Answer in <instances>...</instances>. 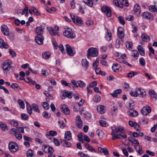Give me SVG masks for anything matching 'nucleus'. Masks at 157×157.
Segmentation results:
<instances>
[{
  "label": "nucleus",
  "instance_id": "nucleus-1",
  "mask_svg": "<svg viewBox=\"0 0 157 157\" xmlns=\"http://www.w3.org/2000/svg\"><path fill=\"white\" fill-rule=\"evenodd\" d=\"M63 35L68 38L73 39L75 37V34L71 29L67 28L63 33Z\"/></svg>",
  "mask_w": 157,
  "mask_h": 157
},
{
  "label": "nucleus",
  "instance_id": "nucleus-2",
  "mask_svg": "<svg viewBox=\"0 0 157 157\" xmlns=\"http://www.w3.org/2000/svg\"><path fill=\"white\" fill-rule=\"evenodd\" d=\"M9 148L11 152H15L19 149L18 146L16 143L13 142H10L9 144Z\"/></svg>",
  "mask_w": 157,
  "mask_h": 157
},
{
  "label": "nucleus",
  "instance_id": "nucleus-3",
  "mask_svg": "<svg viewBox=\"0 0 157 157\" xmlns=\"http://www.w3.org/2000/svg\"><path fill=\"white\" fill-rule=\"evenodd\" d=\"M88 55L87 57L89 58V56L93 57H96L98 55V51L97 48H91L88 50Z\"/></svg>",
  "mask_w": 157,
  "mask_h": 157
},
{
  "label": "nucleus",
  "instance_id": "nucleus-4",
  "mask_svg": "<svg viewBox=\"0 0 157 157\" xmlns=\"http://www.w3.org/2000/svg\"><path fill=\"white\" fill-rule=\"evenodd\" d=\"M66 49L68 55L73 56L75 54V49L71 46L68 44H66L65 45Z\"/></svg>",
  "mask_w": 157,
  "mask_h": 157
},
{
  "label": "nucleus",
  "instance_id": "nucleus-5",
  "mask_svg": "<svg viewBox=\"0 0 157 157\" xmlns=\"http://www.w3.org/2000/svg\"><path fill=\"white\" fill-rule=\"evenodd\" d=\"M70 15L72 20L75 24L78 25H80L82 24V21L80 17L75 16L71 13Z\"/></svg>",
  "mask_w": 157,
  "mask_h": 157
},
{
  "label": "nucleus",
  "instance_id": "nucleus-6",
  "mask_svg": "<svg viewBox=\"0 0 157 157\" xmlns=\"http://www.w3.org/2000/svg\"><path fill=\"white\" fill-rule=\"evenodd\" d=\"M151 111V109L150 107L148 105H146L142 108L141 113L143 115L147 116L150 113Z\"/></svg>",
  "mask_w": 157,
  "mask_h": 157
},
{
  "label": "nucleus",
  "instance_id": "nucleus-7",
  "mask_svg": "<svg viewBox=\"0 0 157 157\" xmlns=\"http://www.w3.org/2000/svg\"><path fill=\"white\" fill-rule=\"evenodd\" d=\"M102 12L105 13L107 16L110 17L112 15L111 11L110 8L107 6H103L101 8Z\"/></svg>",
  "mask_w": 157,
  "mask_h": 157
},
{
  "label": "nucleus",
  "instance_id": "nucleus-8",
  "mask_svg": "<svg viewBox=\"0 0 157 157\" xmlns=\"http://www.w3.org/2000/svg\"><path fill=\"white\" fill-rule=\"evenodd\" d=\"M42 149L45 153L49 154L53 153L54 150L52 147L46 145H44L42 147Z\"/></svg>",
  "mask_w": 157,
  "mask_h": 157
},
{
  "label": "nucleus",
  "instance_id": "nucleus-9",
  "mask_svg": "<svg viewBox=\"0 0 157 157\" xmlns=\"http://www.w3.org/2000/svg\"><path fill=\"white\" fill-rule=\"evenodd\" d=\"M76 125L77 127L79 128H82V122L80 116L79 115L77 116L75 119Z\"/></svg>",
  "mask_w": 157,
  "mask_h": 157
},
{
  "label": "nucleus",
  "instance_id": "nucleus-10",
  "mask_svg": "<svg viewBox=\"0 0 157 157\" xmlns=\"http://www.w3.org/2000/svg\"><path fill=\"white\" fill-rule=\"evenodd\" d=\"M35 40L36 42L38 44H43L44 38L42 35H37L35 37Z\"/></svg>",
  "mask_w": 157,
  "mask_h": 157
},
{
  "label": "nucleus",
  "instance_id": "nucleus-11",
  "mask_svg": "<svg viewBox=\"0 0 157 157\" xmlns=\"http://www.w3.org/2000/svg\"><path fill=\"white\" fill-rule=\"evenodd\" d=\"M134 13L137 16H139L140 14V7L138 4H136L134 6Z\"/></svg>",
  "mask_w": 157,
  "mask_h": 157
},
{
  "label": "nucleus",
  "instance_id": "nucleus-12",
  "mask_svg": "<svg viewBox=\"0 0 157 157\" xmlns=\"http://www.w3.org/2000/svg\"><path fill=\"white\" fill-rule=\"evenodd\" d=\"M1 31L2 33L5 35L8 36L9 34V31L7 26L5 25H3L1 26Z\"/></svg>",
  "mask_w": 157,
  "mask_h": 157
},
{
  "label": "nucleus",
  "instance_id": "nucleus-13",
  "mask_svg": "<svg viewBox=\"0 0 157 157\" xmlns=\"http://www.w3.org/2000/svg\"><path fill=\"white\" fill-rule=\"evenodd\" d=\"M141 37L142 40L141 43L142 44H143L144 43L143 42H147L150 40L149 36L145 33L142 34Z\"/></svg>",
  "mask_w": 157,
  "mask_h": 157
},
{
  "label": "nucleus",
  "instance_id": "nucleus-14",
  "mask_svg": "<svg viewBox=\"0 0 157 157\" xmlns=\"http://www.w3.org/2000/svg\"><path fill=\"white\" fill-rule=\"evenodd\" d=\"M143 17L147 19L151 20L153 18L152 14L147 12H145L143 13Z\"/></svg>",
  "mask_w": 157,
  "mask_h": 157
},
{
  "label": "nucleus",
  "instance_id": "nucleus-15",
  "mask_svg": "<svg viewBox=\"0 0 157 157\" xmlns=\"http://www.w3.org/2000/svg\"><path fill=\"white\" fill-rule=\"evenodd\" d=\"M61 109L62 111L65 114H68L70 113V110L65 105H61Z\"/></svg>",
  "mask_w": 157,
  "mask_h": 157
},
{
  "label": "nucleus",
  "instance_id": "nucleus-16",
  "mask_svg": "<svg viewBox=\"0 0 157 157\" xmlns=\"http://www.w3.org/2000/svg\"><path fill=\"white\" fill-rule=\"evenodd\" d=\"M139 95L141 98H144L146 95V93L144 90L141 87L138 88Z\"/></svg>",
  "mask_w": 157,
  "mask_h": 157
},
{
  "label": "nucleus",
  "instance_id": "nucleus-17",
  "mask_svg": "<svg viewBox=\"0 0 157 157\" xmlns=\"http://www.w3.org/2000/svg\"><path fill=\"white\" fill-rule=\"evenodd\" d=\"M124 29L123 28L119 27L118 29V38H122L124 36L123 33Z\"/></svg>",
  "mask_w": 157,
  "mask_h": 157
},
{
  "label": "nucleus",
  "instance_id": "nucleus-18",
  "mask_svg": "<svg viewBox=\"0 0 157 157\" xmlns=\"http://www.w3.org/2000/svg\"><path fill=\"white\" fill-rule=\"evenodd\" d=\"M57 133L56 131H50L49 133H46L45 134L46 136L50 139L52 138L51 136H54L57 135Z\"/></svg>",
  "mask_w": 157,
  "mask_h": 157
},
{
  "label": "nucleus",
  "instance_id": "nucleus-19",
  "mask_svg": "<svg viewBox=\"0 0 157 157\" xmlns=\"http://www.w3.org/2000/svg\"><path fill=\"white\" fill-rule=\"evenodd\" d=\"M0 48H5L6 49H7L9 48L8 44L1 38H0Z\"/></svg>",
  "mask_w": 157,
  "mask_h": 157
},
{
  "label": "nucleus",
  "instance_id": "nucleus-20",
  "mask_svg": "<svg viewBox=\"0 0 157 157\" xmlns=\"http://www.w3.org/2000/svg\"><path fill=\"white\" fill-rule=\"evenodd\" d=\"M72 97V93L71 92H69L67 91H65L63 94L62 99H64L67 97L70 98H71Z\"/></svg>",
  "mask_w": 157,
  "mask_h": 157
},
{
  "label": "nucleus",
  "instance_id": "nucleus-21",
  "mask_svg": "<svg viewBox=\"0 0 157 157\" xmlns=\"http://www.w3.org/2000/svg\"><path fill=\"white\" fill-rule=\"evenodd\" d=\"M84 145L86 148L89 151L91 152H94L95 153L97 152V151H96V150L94 148H93V147L90 145L88 144L85 143H84Z\"/></svg>",
  "mask_w": 157,
  "mask_h": 157
},
{
  "label": "nucleus",
  "instance_id": "nucleus-22",
  "mask_svg": "<svg viewBox=\"0 0 157 157\" xmlns=\"http://www.w3.org/2000/svg\"><path fill=\"white\" fill-rule=\"evenodd\" d=\"M128 114L131 117H135L138 115V112L137 111L133 110L130 109L128 112Z\"/></svg>",
  "mask_w": 157,
  "mask_h": 157
},
{
  "label": "nucleus",
  "instance_id": "nucleus-23",
  "mask_svg": "<svg viewBox=\"0 0 157 157\" xmlns=\"http://www.w3.org/2000/svg\"><path fill=\"white\" fill-rule=\"evenodd\" d=\"M64 138L67 140H70L71 139V134L69 131L66 132L65 134Z\"/></svg>",
  "mask_w": 157,
  "mask_h": 157
},
{
  "label": "nucleus",
  "instance_id": "nucleus-24",
  "mask_svg": "<svg viewBox=\"0 0 157 157\" xmlns=\"http://www.w3.org/2000/svg\"><path fill=\"white\" fill-rule=\"evenodd\" d=\"M48 30L49 31V33L52 36H55L57 35L59 36V34L58 32L55 31L54 29L52 27H49L48 28Z\"/></svg>",
  "mask_w": 157,
  "mask_h": 157
},
{
  "label": "nucleus",
  "instance_id": "nucleus-25",
  "mask_svg": "<svg viewBox=\"0 0 157 157\" xmlns=\"http://www.w3.org/2000/svg\"><path fill=\"white\" fill-rule=\"evenodd\" d=\"M137 49L140 54L142 56H144L145 55V52L144 48L141 45H138L137 47Z\"/></svg>",
  "mask_w": 157,
  "mask_h": 157
},
{
  "label": "nucleus",
  "instance_id": "nucleus-26",
  "mask_svg": "<svg viewBox=\"0 0 157 157\" xmlns=\"http://www.w3.org/2000/svg\"><path fill=\"white\" fill-rule=\"evenodd\" d=\"M120 65L117 63L113 64L112 67V69L113 71L117 72L119 71Z\"/></svg>",
  "mask_w": 157,
  "mask_h": 157
},
{
  "label": "nucleus",
  "instance_id": "nucleus-27",
  "mask_svg": "<svg viewBox=\"0 0 157 157\" xmlns=\"http://www.w3.org/2000/svg\"><path fill=\"white\" fill-rule=\"evenodd\" d=\"M104 106L102 105L98 106L97 109L98 111L101 113H104L105 112V111L104 109Z\"/></svg>",
  "mask_w": 157,
  "mask_h": 157
},
{
  "label": "nucleus",
  "instance_id": "nucleus-28",
  "mask_svg": "<svg viewBox=\"0 0 157 157\" xmlns=\"http://www.w3.org/2000/svg\"><path fill=\"white\" fill-rule=\"evenodd\" d=\"M11 67L9 65L4 62L3 63V69L4 71H6V72L10 70Z\"/></svg>",
  "mask_w": 157,
  "mask_h": 157
},
{
  "label": "nucleus",
  "instance_id": "nucleus-29",
  "mask_svg": "<svg viewBox=\"0 0 157 157\" xmlns=\"http://www.w3.org/2000/svg\"><path fill=\"white\" fill-rule=\"evenodd\" d=\"M121 92V90L119 89L114 91L111 94L113 97H116L118 94H120Z\"/></svg>",
  "mask_w": 157,
  "mask_h": 157
},
{
  "label": "nucleus",
  "instance_id": "nucleus-30",
  "mask_svg": "<svg viewBox=\"0 0 157 157\" xmlns=\"http://www.w3.org/2000/svg\"><path fill=\"white\" fill-rule=\"evenodd\" d=\"M128 140L129 141H130L132 143L135 144H139V142L138 140L135 139L133 138L131 136H130L128 137Z\"/></svg>",
  "mask_w": 157,
  "mask_h": 157
},
{
  "label": "nucleus",
  "instance_id": "nucleus-31",
  "mask_svg": "<svg viewBox=\"0 0 157 157\" xmlns=\"http://www.w3.org/2000/svg\"><path fill=\"white\" fill-rule=\"evenodd\" d=\"M26 103L28 113L29 115H31L32 113V108L31 105L28 102H26Z\"/></svg>",
  "mask_w": 157,
  "mask_h": 157
},
{
  "label": "nucleus",
  "instance_id": "nucleus-32",
  "mask_svg": "<svg viewBox=\"0 0 157 157\" xmlns=\"http://www.w3.org/2000/svg\"><path fill=\"white\" fill-rule=\"evenodd\" d=\"M85 3L90 7H92L93 6V2L92 0H83Z\"/></svg>",
  "mask_w": 157,
  "mask_h": 157
},
{
  "label": "nucleus",
  "instance_id": "nucleus-33",
  "mask_svg": "<svg viewBox=\"0 0 157 157\" xmlns=\"http://www.w3.org/2000/svg\"><path fill=\"white\" fill-rule=\"evenodd\" d=\"M0 127L1 129L3 131H5L8 129V127L6 124L2 122H0Z\"/></svg>",
  "mask_w": 157,
  "mask_h": 157
},
{
  "label": "nucleus",
  "instance_id": "nucleus-34",
  "mask_svg": "<svg viewBox=\"0 0 157 157\" xmlns=\"http://www.w3.org/2000/svg\"><path fill=\"white\" fill-rule=\"evenodd\" d=\"M149 94L153 98L156 99L157 98V94L153 90H150L149 91Z\"/></svg>",
  "mask_w": 157,
  "mask_h": 157
},
{
  "label": "nucleus",
  "instance_id": "nucleus-35",
  "mask_svg": "<svg viewBox=\"0 0 157 157\" xmlns=\"http://www.w3.org/2000/svg\"><path fill=\"white\" fill-rule=\"evenodd\" d=\"M44 28H42L40 27H38L36 29V32L37 35H42L43 33V30Z\"/></svg>",
  "mask_w": 157,
  "mask_h": 157
},
{
  "label": "nucleus",
  "instance_id": "nucleus-36",
  "mask_svg": "<svg viewBox=\"0 0 157 157\" xmlns=\"http://www.w3.org/2000/svg\"><path fill=\"white\" fill-rule=\"evenodd\" d=\"M123 42L122 38H118L116 40V46L117 48L120 47V44Z\"/></svg>",
  "mask_w": 157,
  "mask_h": 157
},
{
  "label": "nucleus",
  "instance_id": "nucleus-37",
  "mask_svg": "<svg viewBox=\"0 0 157 157\" xmlns=\"http://www.w3.org/2000/svg\"><path fill=\"white\" fill-rule=\"evenodd\" d=\"M31 10L32 11L33 13L36 16L40 15V13L39 12L38 10L34 7H31Z\"/></svg>",
  "mask_w": 157,
  "mask_h": 157
},
{
  "label": "nucleus",
  "instance_id": "nucleus-38",
  "mask_svg": "<svg viewBox=\"0 0 157 157\" xmlns=\"http://www.w3.org/2000/svg\"><path fill=\"white\" fill-rule=\"evenodd\" d=\"M17 103L20 106L21 108L24 109L25 107V104L23 101L21 99H18L17 101Z\"/></svg>",
  "mask_w": 157,
  "mask_h": 157
},
{
  "label": "nucleus",
  "instance_id": "nucleus-39",
  "mask_svg": "<svg viewBox=\"0 0 157 157\" xmlns=\"http://www.w3.org/2000/svg\"><path fill=\"white\" fill-rule=\"evenodd\" d=\"M77 84L78 87H84L86 86L85 83L81 80L78 81Z\"/></svg>",
  "mask_w": 157,
  "mask_h": 157
},
{
  "label": "nucleus",
  "instance_id": "nucleus-40",
  "mask_svg": "<svg viewBox=\"0 0 157 157\" xmlns=\"http://www.w3.org/2000/svg\"><path fill=\"white\" fill-rule=\"evenodd\" d=\"M130 94L132 96L137 97L139 96V93L138 91V88L136 89V91H131L130 93Z\"/></svg>",
  "mask_w": 157,
  "mask_h": 157
},
{
  "label": "nucleus",
  "instance_id": "nucleus-41",
  "mask_svg": "<svg viewBox=\"0 0 157 157\" xmlns=\"http://www.w3.org/2000/svg\"><path fill=\"white\" fill-rule=\"evenodd\" d=\"M82 64L83 66L87 68L89 65V63L86 59H83L82 60Z\"/></svg>",
  "mask_w": 157,
  "mask_h": 157
},
{
  "label": "nucleus",
  "instance_id": "nucleus-42",
  "mask_svg": "<svg viewBox=\"0 0 157 157\" xmlns=\"http://www.w3.org/2000/svg\"><path fill=\"white\" fill-rule=\"evenodd\" d=\"M51 53L49 52H44L42 53L43 57L45 59H48L50 56Z\"/></svg>",
  "mask_w": 157,
  "mask_h": 157
},
{
  "label": "nucleus",
  "instance_id": "nucleus-43",
  "mask_svg": "<svg viewBox=\"0 0 157 157\" xmlns=\"http://www.w3.org/2000/svg\"><path fill=\"white\" fill-rule=\"evenodd\" d=\"M28 8L26 6L23 10H22V15H25V16H27L28 14Z\"/></svg>",
  "mask_w": 157,
  "mask_h": 157
},
{
  "label": "nucleus",
  "instance_id": "nucleus-44",
  "mask_svg": "<svg viewBox=\"0 0 157 157\" xmlns=\"http://www.w3.org/2000/svg\"><path fill=\"white\" fill-rule=\"evenodd\" d=\"M105 38L106 40L108 41L112 39V34L108 30H107V33L106 36Z\"/></svg>",
  "mask_w": 157,
  "mask_h": 157
},
{
  "label": "nucleus",
  "instance_id": "nucleus-45",
  "mask_svg": "<svg viewBox=\"0 0 157 157\" xmlns=\"http://www.w3.org/2000/svg\"><path fill=\"white\" fill-rule=\"evenodd\" d=\"M32 106L33 109L35 111L38 113L40 112V110L37 105L35 104H32Z\"/></svg>",
  "mask_w": 157,
  "mask_h": 157
},
{
  "label": "nucleus",
  "instance_id": "nucleus-46",
  "mask_svg": "<svg viewBox=\"0 0 157 157\" xmlns=\"http://www.w3.org/2000/svg\"><path fill=\"white\" fill-rule=\"evenodd\" d=\"M27 155L28 157H32L33 155V152L31 149H29L26 152Z\"/></svg>",
  "mask_w": 157,
  "mask_h": 157
},
{
  "label": "nucleus",
  "instance_id": "nucleus-47",
  "mask_svg": "<svg viewBox=\"0 0 157 157\" xmlns=\"http://www.w3.org/2000/svg\"><path fill=\"white\" fill-rule=\"evenodd\" d=\"M132 56L134 58H136V59L137 58L139 55L138 51L136 50L132 51Z\"/></svg>",
  "mask_w": 157,
  "mask_h": 157
},
{
  "label": "nucleus",
  "instance_id": "nucleus-48",
  "mask_svg": "<svg viewBox=\"0 0 157 157\" xmlns=\"http://www.w3.org/2000/svg\"><path fill=\"white\" fill-rule=\"evenodd\" d=\"M119 0H113V2L115 6L121 8H122L123 7V5L121 4H119Z\"/></svg>",
  "mask_w": 157,
  "mask_h": 157
},
{
  "label": "nucleus",
  "instance_id": "nucleus-49",
  "mask_svg": "<svg viewBox=\"0 0 157 157\" xmlns=\"http://www.w3.org/2000/svg\"><path fill=\"white\" fill-rule=\"evenodd\" d=\"M97 133L98 136L101 138L104 135V132L101 130H98L97 131Z\"/></svg>",
  "mask_w": 157,
  "mask_h": 157
},
{
  "label": "nucleus",
  "instance_id": "nucleus-50",
  "mask_svg": "<svg viewBox=\"0 0 157 157\" xmlns=\"http://www.w3.org/2000/svg\"><path fill=\"white\" fill-rule=\"evenodd\" d=\"M132 44L130 41H128L126 42V46L127 48L129 49H132Z\"/></svg>",
  "mask_w": 157,
  "mask_h": 157
},
{
  "label": "nucleus",
  "instance_id": "nucleus-51",
  "mask_svg": "<svg viewBox=\"0 0 157 157\" xmlns=\"http://www.w3.org/2000/svg\"><path fill=\"white\" fill-rule=\"evenodd\" d=\"M14 135L16 138L18 140H21L22 138V134L18 132H16Z\"/></svg>",
  "mask_w": 157,
  "mask_h": 157
},
{
  "label": "nucleus",
  "instance_id": "nucleus-52",
  "mask_svg": "<svg viewBox=\"0 0 157 157\" xmlns=\"http://www.w3.org/2000/svg\"><path fill=\"white\" fill-rule=\"evenodd\" d=\"M116 134L120 132H121L124 130V128L123 127L119 126L118 127H116Z\"/></svg>",
  "mask_w": 157,
  "mask_h": 157
},
{
  "label": "nucleus",
  "instance_id": "nucleus-53",
  "mask_svg": "<svg viewBox=\"0 0 157 157\" xmlns=\"http://www.w3.org/2000/svg\"><path fill=\"white\" fill-rule=\"evenodd\" d=\"M149 9L151 11L155 13H157V9L155 6H150L149 7Z\"/></svg>",
  "mask_w": 157,
  "mask_h": 157
},
{
  "label": "nucleus",
  "instance_id": "nucleus-54",
  "mask_svg": "<svg viewBox=\"0 0 157 157\" xmlns=\"http://www.w3.org/2000/svg\"><path fill=\"white\" fill-rule=\"evenodd\" d=\"M9 52L10 55L13 57H16V52L11 49H9Z\"/></svg>",
  "mask_w": 157,
  "mask_h": 157
},
{
  "label": "nucleus",
  "instance_id": "nucleus-55",
  "mask_svg": "<svg viewBox=\"0 0 157 157\" xmlns=\"http://www.w3.org/2000/svg\"><path fill=\"white\" fill-rule=\"evenodd\" d=\"M99 123L102 126L106 127L108 125V124L106 123V122L104 121L103 120H100L99 121Z\"/></svg>",
  "mask_w": 157,
  "mask_h": 157
},
{
  "label": "nucleus",
  "instance_id": "nucleus-56",
  "mask_svg": "<svg viewBox=\"0 0 157 157\" xmlns=\"http://www.w3.org/2000/svg\"><path fill=\"white\" fill-rule=\"evenodd\" d=\"M78 154L81 157H90L88 155L85 154L82 151L78 152Z\"/></svg>",
  "mask_w": 157,
  "mask_h": 157
},
{
  "label": "nucleus",
  "instance_id": "nucleus-57",
  "mask_svg": "<svg viewBox=\"0 0 157 157\" xmlns=\"http://www.w3.org/2000/svg\"><path fill=\"white\" fill-rule=\"evenodd\" d=\"M59 124L61 128H63L65 126V124L63 120H60L59 121Z\"/></svg>",
  "mask_w": 157,
  "mask_h": 157
},
{
  "label": "nucleus",
  "instance_id": "nucleus-58",
  "mask_svg": "<svg viewBox=\"0 0 157 157\" xmlns=\"http://www.w3.org/2000/svg\"><path fill=\"white\" fill-rule=\"evenodd\" d=\"M94 100L96 102H99L101 100L100 97L98 95H96L94 97Z\"/></svg>",
  "mask_w": 157,
  "mask_h": 157
},
{
  "label": "nucleus",
  "instance_id": "nucleus-59",
  "mask_svg": "<svg viewBox=\"0 0 157 157\" xmlns=\"http://www.w3.org/2000/svg\"><path fill=\"white\" fill-rule=\"evenodd\" d=\"M136 74L135 72L134 71H131L128 74L127 77L128 78H132Z\"/></svg>",
  "mask_w": 157,
  "mask_h": 157
},
{
  "label": "nucleus",
  "instance_id": "nucleus-60",
  "mask_svg": "<svg viewBox=\"0 0 157 157\" xmlns=\"http://www.w3.org/2000/svg\"><path fill=\"white\" fill-rule=\"evenodd\" d=\"M80 107V106L78 105L77 103H75L74 107V111L77 112L79 109Z\"/></svg>",
  "mask_w": 157,
  "mask_h": 157
},
{
  "label": "nucleus",
  "instance_id": "nucleus-61",
  "mask_svg": "<svg viewBox=\"0 0 157 157\" xmlns=\"http://www.w3.org/2000/svg\"><path fill=\"white\" fill-rule=\"evenodd\" d=\"M43 107L45 109L47 110L49 108V105L48 104L47 102H43L42 104Z\"/></svg>",
  "mask_w": 157,
  "mask_h": 157
},
{
  "label": "nucleus",
  "instance_id": "nucleus-62",
  "mask_svg": "<svg viewBox=\"0 0 157 157\" xmlns=\"http://www.w3.org/2000/svg\"><path fill=\"white\" fill-rule=\"evenodd\" d=\"M22 119L23 120H26L28 119V117L27 114L25 113H22L21 114Z\"/></svg>",
  "mask_w": 157,
  "mask_h": 157
},
{
  "label": "nucleus",
  "instance_id": "nucleus-63",
  "mask_svg": "<svg viewBox=\"0 0 157 157\" xmlns=\"http://www.w3.org/2000/svg\"><path fill=\"white\" fill-rule=\"evenodd\" d=\"M11 86L13 88H16L17 89H20V87L19 86L18 84L17 83H13L11 85Z\"/></svg>",
  "mask_w": 157,
  "mask_h": 157
},
{
  "label": "nucleus",
  "instance_id": "nucleus-64",
  "mask_svg": "<svg viewBox=\"0 0 157 157\" xmlns=\"http://www.w3.org/2000/svg\"><path fill=\"white\" fill-rule=\"evenodd\" d=\"M139 61L140 64L142 66H145V62L144 59L143 58L140 59Z\"/></svg>",
  "mask_w": 157,
  "mask_h": 157
}]
</instances>
